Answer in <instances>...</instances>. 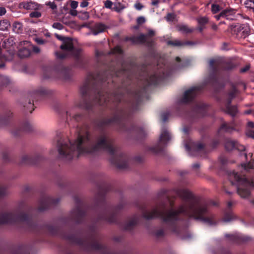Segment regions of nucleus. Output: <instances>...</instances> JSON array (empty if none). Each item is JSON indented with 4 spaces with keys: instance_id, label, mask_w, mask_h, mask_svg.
<instances>
[{
    "instance_id": "1",
    "label": "nucleus",
    "mask_w": 254,
    "mask_h": 254,
    "mask_svg": "<svg viewBox=\"0 0 254 254\" xmlns=\"http://www.w3.org/2000/svg\"><path fill=\"white\" fill-rule=\"evenodd\" d=\"M102 67L96 73H89L80 89L81 100L76 106L87 111H93L95 106L111 111L112 117L95 121L93 124L98 133H92L87 124L73 125L76 127L77 137L74 142L64 139L57 135L58 151L60 158L70 160L80 155H95L106 151L111 155V163L120 169L128 167V157L125 153L116 155L115 139L106 132L105 127L115 126L120 132L128 134V137L139 140L145 137L144 129L136 126L131 116L139 109L144 99H148L147 91L150 85H157L162 81L165 73L149 75V67L145 63L136 65L134 72L126 68L123 64L118 68L115 62H107V57L98 59Z\"/></svg>"
},
{
    "instance_id": "2",
    "label": "nucleus",
    "mask_w": 254,
    "mask_h": 254,
    "mask_svg": "<svg viewBox=\"0 0 254 254\" xmlns=\"http://www.w3.org/2000/svg\"><path fill=\"white\" fill-rule=\"evenodd\" d=\"M177 194L187 203L181 205L177 209H174V200L169 197L166 190H163L159 194V197L160 198H165L171 208L166 209L167 204L163 202L162 209L156 208L148 211L146 210V205L143 204L139 206L142 217L146 220L159 218L166 230L177 235L181 234L182 226L186 223L185 218L199 220L209 225L216 224L214 216L209 211L208 204L205 202L202 201L199 197L195 196L188 189H179Z\"/></svg>"
},
{
    "instance_id": "3",
    "label": "nucleus",
    "mask_w": 254,
    "mask_h": 254,
    "mask_svg": "<svg viewBox=\"0 0 254 254\" xmlns=\"http://www.w3.org/2000/svg\"><path fill=\"white\" fill-rule=\"evenodd\" d=\"M27 213L21 212L18 214L13 212H0V225L14 224L24 223L27 229L36 234H47L68 241L72 244L81 247L86 252L93 251L105 252V245L98 242V234L94 225L89 227V232L84 237L79 234L64 232L61 228L51 224H39L31 215L32 207L26 206Z\"/></svg>"
},
{
    "instance_id": "4",
    "label": "nucleus",
    "mask_w": 254,
    "mask_h": 254,
    "mask_svg": "<svg viewBox=\"0 0 254 254\" xmlns=\"http://www.w3.org/2000/svg\"><path fill=\"white\" fill-rule=\"evenodd\" d=\"M98 191L95 197V205L92 208L95 215L94 220L96 222L103 221L109 223H115L119 225L125 231L133 230L139 222L137 215H133L128 217L125 222L120 223L117 217L125 207V202L122 201L115 207L106 201V194L112 189L111 185L107 182L102 181L98 185Z\"/></svg>"
},
{
    "instance_id": "5",
    "label": "nucleus",
    "mask_w": 254,
    "mask_h": 254,
    "mask_svg": "<svg viewBox=\"0 0 254 254\" xmlns=\"http://www.w3.org/2000/svg\"><path fill=\"white\" fill-rule=\"evenodd\" d=\"M204 84L193 86L186 91L183 97L179 104V108L182 110L179 111L180 114L184 116L190 121H194L197 118L205 116L207 113V106L202 103H195L192 105L187 104L192 102L196 96L204 89Z\"/></svg>"
},
{
    "instance_id": "6",
    "label": "nucleus",
    "mask_w": 254,
    "mask_h": 254,
    "mask_svg": "<svg viewBox=\"0 0 254 254\" xmlns=\"http://www.w3.org/2000/svg\"><path fill=\"white\" fill-rule=\"evenodd\" d=\"M211 72L209 75V82L216 93L219 92L225 87L223 78L220 75L221 70H229L233 69L235 65L231 62L222 59H211L209 62Z\"/></svg>"
},
{
    "instance_id": "7",
    "label": "nucleus",
    "mask_w": 254,
    "mask_h": 254,
    "mask_svg": "<svg viewBox=\"0 0 254 254\" xmlns=\"http://www.w3.org/2000/svg\"><path fill=\"white\" fill-rule=\"evenodd\" d=\"M56 37L58 39L63 41L62 44L60 46L61 49L74 57V66L79 68H86L89 61V58L81 55V50L74 48L72 40L58 34H56Z\"/></svg>"
},
{
    "instance_id": "8",
    "label": "nucleus",
    "mask_w": 254,
    "mask_h": 254,
    "mask_svg": "<svg viewBox=\"0 0 254 254\" xmlns=\"http://www.w3.org/2000/svg\"><path fill=\"white\" fill-rule=\"evenodd\" d=\"M228 176L231 184L237 186V193L241 197L247 198L250 195V189L253 183L249 180L245 175L232 171L228 173Z\"/></svg>"
},
{
    "instance_id": "9",
    "label": "nucleus",
    "mask_w": 254,
    "mask_h": 254,
    "mask_svg": "<svg viewBox=\"0 0 254 254\" xmlns=\"http://www.w3.org/2000/svg\"><path fill=\"white\" fill-rule=\"evenodd\" d=\"M75 207L71 210L69 216L62 219V223L66 226L71 223L79 224L83 222L87 216L89 209L83 200L78 196L74 197Z\"/></svg>"
},
{
    "instance_id": "10",
    "label": "nucleus",
    "mask_w": 254,
    "mask_h": 254,
    "mask_svg": "<svg viewBox=\"0 0 254 254\" xmlns=\"http://www.w3.org/2000/svg\"><path fill=\"white\" fill-rule=\"evenodd\" d=\"M50 93L49 91L45 88L40 87L36 90L30 92L28 99L23 103V107L26 111L31 113L35 109V103L46 97Z\"/></svg>"
},
{
    "instance_id": "11",
    "label": "nucleus",
    "mask_w": 254,
    "mask_h": 254,
    "mask_svg": "<svg viewBox=\"0 0 254 254\" xmlns=\"http://www.w3.org/2000/svg\"><path fill=\"white\" fill-rule=\"evenodd\" d=\"M238 93L239 90L236 86L235 84H232L231 85V88L227 93L228 97L225 103V107L222 108V110L225 113L230 115L233 118L235 117L237 115L238 110L237 106L235 105H232L231 103L233 99L236 97Z\"/></svg>"
},
{
    "instance_id": "12",
    "label": "nucleus",
    "mask_w": 254,
    "mask_h": 254,
    "mask_svg": "<svg viewBox=\"0 0 254 254\" xmlns=\"http://www.w3.org/2000/svg\"><path fill=\"white\" fill-rule=\"evenodd\" d=\"M171 138V135L170 133L166 127H163L161 129L158 142L154 146L149 147L148 150L155 154L162 152L168 141H169Z\"/></svg>"
},
{
    "instance_id": "13",
    "label": "nucleus",
    "mask_w": 254,
    "mask_h": 254,
    "mask_svg": "<svg viewBox=\"0 0 254 254\" xmlns=\"http://www.w3.org/2000/svg\"><path fill=\"white\" fill-rule=\"evenodd\" d=\"M59 198H54L47 194H42L38 201L37 209L39 211H43L56 206L60 202Z\"/></svg>"
},
{
    "instance_id": "14",
    "label": "nucleus",
    "mask_w": 254,
    "mask_h": 254,
    "mask_svg": "<svg viewBox=\"0 0 254 254\" xmlns=\"http://www.w3.org/2000/svg\"><path fill=\"white\" fill-rule=\"evenodd\" d=\"M44 158L39 153L34 155H24L19 162L20 165H36L44 160Z\"/></svg>"
},
{
    "instance_id": "15",
    "label": "nucleus",
    "mask_w": 254,
    "mask_h": 254,
    "mask_svg": "<svg viewBox=\"0 0 254 254\" xmlns=\"http://www.w3.org/2000/svg\"><path fill=\"white\" fill-rule=\"evenodd\" d=\"M33 130L32 125L28 121H24L20 126H13L11 133L14 136H19L23 132H29Z\"/></svg>"
},
{
    "instance_id": "16",
    "label": "nucleus",
    "mask_w": 254,
    "mask_h": 254,
    "mask_svg": "<svg viewBox=\"0 0 254 254\" xmlns=\"http://www.w3.org/2000/svg\"><path fill=\"white\" fill-rule=\"evenodd\" d=\"M186 148L192 156H201V153H203L204 154L205 152L204 144L199 142L193 143L191 147H190L189 144H186Z\"/></svg>"
},
{
    "instance_id": "17",
    "label": "nucleus",
    "mask_w": 254,
    "mask_h": 254,
    "mask_svg": "<svg viewBox=\"0 0 254 254\" xmlns=\"http://www.w3.org/2000/svg\"><path fill=\"white\" fill-rule=\"evenodd\" d=\"M225 237L227 240L232 244H241L249 241L251 238L248 236L243 235L239 233H235L233 234H226Z\"/></svg>"
},
{
    "instance_id": "18",
    "label": "nucleus",
    "mask_w": 254,
    "mask_h": 254,
    "mask_svg": "<svg viewBox=\"0 0 254 254\" xmlns=\"http://www.w3.org/2000/svg\"><path fill=\"white\" fill-rule=\"evenodd\" d=\"M126 40L133 44H146L149 46H152L153 43L151 39H147V36L144 34H140L137 36L127 37Z\"/></svg>"
},
{
    "instance_id": "19",
    "label": "nucleus",
    "mask_w": 254,
    "mask_h": 254,
    "mask_svg": "<svg viewBox=\"0 0 254 254\" xmlns=\"http://www.w3.org/2000/svg\"><path fill=\"white\" fill-rule=\"evenodd\" d=\"M225 147L227 151L236 149L240 151H243L245 150V147L244 145L240 144L237 141L230 138L225 139Z\"/></svg>"
},
{
    "instance_id": "20",
    "label": "nucleus",
    "mask_w": 254,
    "mask_h": 254,
    "mask_svg": "<svg viewBox=\"0 0 254 254\" xmlns=\"http://www.w3.org/2000/svg\"><path fill=\"white\" fill-rule=\"evenodd\" d=\"M30 247L27 245L13 246L9 249L10 254H30ZM0 254L1 253L0 252Z\"/></svg>"
},
{
    "instance_id": "21",
    "label": "nucleus",
    "mask_w": 254,
    "mask_h": 254,
    "mask_svg": "<svg viewBox=\"0 0 254 254\" xmlns=\"http://www.w3.org/2000/svg\"><path fill=\"white\" fill-rule=\"evenodd\" d=\"M230 30L232 34H235L237 36H239L240 34V37H243L245 38L248 35L246 29H244L243 26L239 24L231 25L230 27Z\"/></svg>"
},
{
    "instance_id": "22",
    "label": "nucleus",
    "mask_w": 254,
    "mask_h": 254,
    "mask_svg": "<svg viewBox=\"0 0 254 254\" xmlns=\"http://www.w3.org/2000/svg\"><path fill=\"white\" fill-rule=\"evenodd\" d=\"M236 13V10L232 8H226L222 10L219 14L215 15L214 17L218 20L221 18H226L227 19H233Z\"/></svg>"
},
{
    "instance_id": "23",
    "label": "nucleus",
    "mask_w": 254,
    "mask_h": 254,
    "mask_svg": "<svg viewBox=\"0 0 254 254\" xmlns=\"http://www.w3.org/2000/svg\"><path fill=\"white\" fill-rule=\"evenodd\" d=\"M66 114L67 117L66 121L69 126L72 125V122L77 123L82 122L85 119V116L80 114H77L73 115H72L70 112L67 111L66 112Z\"/></svg>"
},
{
    "instance_id": "24",
    "label": "nucleus",
    "mask_w": 254,
    "mask_h": 254,
    "mask_svg": "<svg viewBox=\"0 0 254 254\" xmlns=\"http://www.w3.org/2000/svg\"><path fill=\"white\" fill-rule=\"evenodd\" d=\"M232 205V202L231 201H229L227 203V207L224 211L223 220L225 222H230L235 218V216L231 209Z\"/></svg>"
},
{
    "instance_id": "25",
    "label": "nucleus",
    "mask_w": 254,
    "mask_h": 254,
    "mask_svg": "<svg viewBox=\"0 0 254 254\" xmlns=\"http://www.w3.org/2000/svg\"><path fill=\"white\" fill-rule=\"evenodd\" d=\"M107 28V26L101 22L96 23L90 27L91 33L94 35L104 32Z\"/></svg>"
},
{
    "instance_id": "26",
    "label": "nucleus",
    "mask_w": 254,
    "mask_h": 254,
    "mask_svg": "<svg viewBox=\"0 0 254 254\" xmlns=\"http://www.w3.org/2000/svg\"><path fill=\"white\" fill-rule=\"evenodd\" d=\"M167 45L174 47H180L185 46H192L195 44L194 42L190 41H186L183 42L180 40H175L174 41L169 40L167 42Z\"/></svg>"
},
{
    "instance_id": "27",
    "label": "nucleus",
    "mask_w": 254,
    "mask_h": 254,
    "mask_svg": "<svg viewBox=\"0 0 254 254\" xmlns=\"http://www.w3.org/2000/svg\"><path fill=\"white\" fill-rule=\"evenodd\" d=\"M12 114L10 111L5 110L3 114L0 116V126L7 125L10 122Z\"/></svg>"
},
{
    "instance_id": "28",
    "label": "nucleus",
    "mask_w": 254,
    "mask_h": 254,
    "mask_svg": "<svg viewBox=\"0 0 254 254\" xmlns=\"http://www.w3.org/2000/svg\"><path fill=\"white\" fill-rule=\"evenodd\" d=\"M20 6L27 10H36L39 8L38 3L32 1L22 2L20 3Z\"/></svg>"
},
{
    "instance_id": "29",
    "label": "nucleus",
    "mask_w": 254,
    "mask_h": 254,
    "mask_svg": "<svg viewBox=\"0 0 254 254\" xmlns=\"http://www.w3.org/2000/svg\"><path fill=\"white\" fill-rule=\"evenodd\" d=\"M235 129L233 125H230L227 123H223L219 127L218 133L220 134L221 132H231Z\"/></svg>"
},
{
    "instance_id": "30",
    "label": "nucleus",
    "mask_w": 254,
    "mask_h": 254,
    "mask_svg": "<svg viewBox=\"0 0 254 254\" xmlns=\"http://www.w3.org/2000/svg\"><path fill=\"white\" fill-rule=\"evenodd\" d=\"M177 28L179 31L186 34L191 33L195 30L194 28L189 27L188 25L185 24H179L177 26Z\"/></svg>"
},
{
    "instance_id": "31",
    "label": "nucleus",
    "mask_w": 254,
    "mask_h": 254,
    "mask_svg": "<svg viewBox=\"0 0 254 254\" xmlns=\"http://www.w3.org/2000/svg\"><path fill=\"white\" fill-rule=\"evenodd\" d=\"M31 54V51L27 48H22L18 50V56L20 58H25L28 57Z\"/></svg>"
},
{
    "instance_id": "32",
    "label": "nucleus",
    "mask_w": 254,
    "mask_h": 254,
    "mask_svg": "<svg viewBox=\"0 0 254 254\" xmlns=\"http://www.w3.org/2000/svg\"><path fill=\"white\" fill-rule=\"evenodd\" d=\"M10 27V22L8 19H4L0 20V30L8 31Z\"/></svg>"
},
{
    "instance_id": "33",
    "label": "nucleus",
    "mask_w": 254,
    "mask_h": 254,
    "mask_svg": "<svg viewBox=\"0 0 254 254\" xmlns=\"http://www.w3.org/2000/svg\"><path fill=\"white\" fill-rule=\"evenodd\" d=\"M220 1V0H216L215 3H212L211 5V11L213 14H217L218 13H220L222 10H223V7L219 5V4L216 3V2Z\"/></svg>"
},
{
    "instance_id": "34",
    "label": "nucleus",
    "mask_w": 254,
    "mask_h": 254,
    "mask_svg": "<svg viewBox=\"0 0 254 254\" xmlns=\"http://www.w3.org/2000/svg\"><path fill=\"white\" fill-rule=\"evenodd\" d=\"M10 80L6 76H1L0 79V84L1 87H7L10 84Z\"/></svg>"
},
{
    "instance_id": "35",
    "label": "nucleus",
    "mask_w": 254,
    "mask_h": 254,
    "mask_svg": "<svg viewBox=\"0 0 254 254\" xmlns=\"http://www.w3.org/2000/svg\"><path fill=\"white\" fill-rule=\"evenodd\" d=\"M125 8L126 6L124 4L121 2H117L114 4V6L113 7L112 10L117 12H120Z\"/></svg>"
},
{
    "instance_id": "36",
    "label": "nucleus",
    "mask_w": 254,
    "mask_h": 254,
    "mask_svg": "<svg viewBox=\"0 0 254 254\" xmlns=\"http://www.w3.org/2000/svg\"><path fill=\"white\" fill-rule=\"evenodd\" d=\"M154 235L157 238H160L165 236V231L162 229L156 230L154 232Z\"/></svg>"
},
{
    "instance_id": "37",
    "label": "nucleus",
    "mask_w": 254,
    "mask_h": 254,
    "mask_svg": "<svg viewBox=\"0 0 254 254\" xmlns=\"http://www.w3.org/2000/svg\"><path fill=\"white\" fill-rule=\"evenodd\" d=\"M13 30L16 32L19 33L22 30L21 24L19 22H15L13 24Z\"/></svg>"
},
{
    "instance_id": "38",
    "label": "nucleus",
    "mask_w": 254,
    "mask_h": 254,
    "mask_svg": "<svg viewBox=\"0 0 254 254\" xmlns=\"http://www.w3.org/2000/svg\"><path fill=\"white\" fill-rule=\"evenodd\" d=\"M197 22L199 25L205 26V25L208 23V18L205 17H202L198 18Z\"/></svg>"
},
{
    "instance_id": "39",
    "label": "nucleus",
    "mask_w": 254,
    "mask_h": 254,
    "mask_svg": "<svg viewBox=\"0 0 254 254\" xmlns=\"http://www.w3.org/2000/svg\"><path fill=\"white\" fill-rule=\"evenodd\" d=\"M78 17L82 19L86 20L89 18V14L87 11L78 13Z\"/></svg>"
},
{
    "instance_id": "40",
    "label": "nucleus",
    "mask_w": 254,
    "mask_h": 254,
    "mask_svg": "<svg viewBox=\"0 0 254 254\" xmlns=\"http://www.w3.org/2000/svg\"><path fill=\"white\" fill-rule=\"evenodd\" d=\"M200 166V164L198 163H194L192 165V169L195 171L196 175L198 176H200V171L199 170Z\"/></svg>"
},
{
    "instance_id": "41",
    "label": "nucleus",
    "mask_w": 254,
    "mask_h": 254,
    "mask_svg": "<svg viewBox=\"0 0 254 254\" xmlns=\"http://www.w3.org/2000/svg\"><path fill=\"white\" fill-rule=\"evenodd\" d=\"M170 115V114L169 112H165L162 113L161 114L162 121L163 123L167 122L168 120Z\"/></svg>"
},
{
    "instance_id": "42",
    "label": "nucleus",
    "mask_w": 254,
    "mask_h": 254,
    "mask_svg": "<svg viewBox=\"0 0 254 254\" xmlns=\"http://www.w3.org/2000/svg\"><path fill=\"white\" fill-rule=\"evenodd\" d=\"M123 52H124L122 49L119 46L115 47L114 49L112 50V53L113 54H118L122 55L123 54Z\"/></svg>"
},
{
    "instance_id": "43",
    "label": "nucleus",
    "mask_w": 254,
    "mask_h": 254,
    "mask_svg": "<svg viewBox=\"0 0 254 254\" xmlns=\"http://www.w3.org/2000/svg\"><path fill=\"white\" fill-rule=\"evenodd\" d=\"M175 18V15L174 13H168L167 15L165 17V19L167 21L172 22L174 21Z\"/></svg>"
},
{
    "instance_id": "44",
    "label": "nucleus",
    "mask_w": 254,
    "mask_h": 254,
    "mask_svg": "<svg viewBox=\"0 0 254 254\" xmlns=\"http://www.w3.org/2000/svg\"><path fill=\"white\" fill-rule=\"evenodd\" d=\"M62 73L64 75V78L66 80H68L69 79H70V73H69V71L66 69V68H64L63 70H62Z\"/></svg>"
},
{
    "instance_id": "45",
    "label": "nucleus",
    "mask_w": 254,
    "mask_h": 254,
    "mask_svg": "<svg viewBox=\"0 0 254 254\" xmlns=\"http://www.w3.org/2000/svg\"><path fill=\"white\" fill-rule=\"evenodd\" d=\"M254 166V162L253 161H250L247 164H244L242 165V167L244 168L245 170H247L249 169H252Z\"/></svg>"
},
{
    "instance_id": "46",
    "label": "nucleus",
    "mask_w": 254,
    "mask_h": 254,
    "mask_svg": "<svg viewBox=\"0 0 254 254\" xmlns=\"http://www.w3.org/2000/svg\"><path fill=\"white\" fill-rule=\"evenodd\" d=\"M6 194V188L0 185V199Z\"/></svg>"
},
{
    "instance_id": "47",
    "label": "nucleus",
    "mask_w": 254,
    "mask_h": 254,
    "mask_svg": "<svg viewBox=\"0 0 254 254\" xmlns=\"http://www.w3.org/2000/svg\"><path fill=\"white\" fill-rule=\"evenodd\" d=\"M3 161L6 163L10 161V158L8 156V154L6 151H4L2 153Z\"/></svg>"
},
{
    "instance_id": "48",
    "label": "nucleus",
    "mask_w": 254,
    "mask_h": 254,
    "mask_svg": "<svg viewBox=\"0 0 254 254\" xmlns=\"http://www.w3.org/2000/svg\"><path fill=\"white\" fill-rule=\"evenodd\" d=\"M12 45L13 41L11 39H8L4 41L2 46L4 47L5 48H7L8 47Z\"/></svg>"
},
{
    "instance_id": "49",
    "label": "nucleus",
    "mask_w": 254,
    "mask_h": 254,
    "mask_svg": "<svg viewBox=\"0 0 254 254\" xmlns=\"http://www.w3.org/2000/svg\"><path fill=\"white\" fill-rule=\"evenodd\" d=\"M41 16V12L37 11H32L30 13V17L32 18H39Z\"/></svg>"
},
{
    "instance_id": "50",
    "label": "nucleus",
    "mask_w": 254,
    "mask_h": 254,
    "mask_svg": "<svg viewBox=\"0 0 254 254\" xmlns=\"http://www.w3.org/2000/svg\"><path fill=\"white\" fill-rule=\"evenodd\" d=\"M244 4L247 7H252L254 6V0H246Z\"/></svg>"
},
{
    "instance_id": "51",
    "label": "nucleus",
    "mask_w": 254,
    "mask_h": 254,
    "mask_svg": "<svg viewBox=\"0 0 254 254\" xmlns=\"http://www.w3.org/2000/svg\"><path fill=\"white\" fill-rule=\"evenodd\" d=\"M52 27L54 28H55V29H58V30H62L64 26H63V25L62 24H61V23H59V22H55L52 25Z\"/></svg>"
},
{
    "instance_id": "52",
    "label": "nucleus",
    "mask_w": 254,
    "mask_h": 254,
    "mask_svg": "<svg viewBox=\"0 0 254 254\" xmlns=\"http://www.w3.org/2000/svg\"><path fill=\"white\" fill-rule=\"evenodd\" d=\"M214 254H232L229 250L226 249H220L218 250Z\"/></svg>"
},
{
    "instance_id": "53",
    "label": "nucleus",
    "mask_w": 254,
    "mask_h": 254,
    "mask_svg": "<svg viewBox=\"0 0 254 254\" xmlns=\"http://www.w3.org/2000/svg\"><path fill=\"white\" fill-rule=\"evenodd\" d=\"M113 4V2L110 0H107L105 1V3H104L105 7L106 8L111 9H112V8H113V7H112Z\"/></svg>"
},
{
    "instance_id": "54",
    "label": "nucleus",
    "mask_w": 254,
    "mask_h": 254,
    "mask_svg": "<svg viewBox=\"0 0 254 254\" xmlns=\"http://www.w3.org/2000/svg\"><path fill=\"white\" fill-rule=\"evenodd\" d=\"M56 56L57 58L60 59H64L67 57V54L65 53H63L59 52L56 53Z\"/></svg>"
},
{
    "instance_id": "55",
    "label": "nucleus",
    "mask_w": 254,
    "mask_h": 254,
    "mask_svg": "<svg viewBox=\"0 0 254 254\" xmlns=\"http://www.w3.org/2000/svg\"><path fill=\"white\" fill-rule=\"evenodd\" d=\"M147 36V39H150V38L155 35V32L153 30H149L147 33L145 34Z\"/></svg>"
},
{
    "instance_id": "56",
    "label": "nucleus",
    "mask_w": 254,
    "mask_h": 254,
    "mask_svg": "<svg viewBox=\"0 0 254 254\" xmlns=\"http://www.w3.org/2000/svg\"><path fill=\"white\" fill-rule=\"evenodd\" d=\"M137 23L138 25H141L145 22V19L143 16H139L137 18Z\"/></svg>"
},
{
    "instance_id": "57",
    "label": "nucleus",
    "mask_w": 254,
    "mask_h": 254,
    "mask_svg": "<svg viewBox=\"0 0 254 254\" xmlns=\"http://www.w3.org/2000/svg\"><path fill=\"white\" fill-rule=\"evenodd\" d=\"M219 161L222 165H225L227 162V159L224 156H221L219 157Z\"/></svg>"
},
{
    "instance_id": "58",
    "label": "nucleus",
    "mask_w": 254,
    "mask_h": 254,
    "mask_svg": "<svg viewBox=\"0 0 254 254\" xmlns=\"http://www.w3.org/2000/svg\"><path fill=\"white\" fill-rule=\"evenodd\" d=\"M78 2L75 0H72L71 2L70 3V6L71 7L74 9L78 6Z\"/></svg>"
},
{
    "instance_id": "59",
    "label": "nucleus",
    "mask_w": 254,
    "mask_h": 254,
    "mask_svg": "<svg viewBox=\"0 0 254 254\" xmlns=\"http://www.w3.org/2000/svg\"><path fill=\"white\" fill-rule=\"evenodd\" d=\"M219 143V141L217 139H213L211 142V145L212 147H216Z\"/></svg>"
},
{
    "instance_id": "60",
    "label": "nucleus",
    "mask_w": 254,
    "mask_h": 254,
    "mask_svg": "<svg viewBox=\"0 0 254 254\" xmlns=\"http://www.w3.org/2000/svg\"><path fill=\"white\" fill-rule=\"evenodd\" d=\"M250 68V65H246L245 67L241 68L240 72H242V73L246 72L248 70H249Z\"/></svg>"
},
{
    "instance_id": "61",
    "label": "nucleus",
    "mask_w": 254,
    "mask_h": 254,
    "mask_svg": "<svg viewBox=\"0 0 254 254\" xmlns=\"http://www.w3.org/2000/svg\"><path fill=\"white\" fill-rule=\"evenodd\" d=\"M48 5L50 6V7L53 10H55L57 9V5L54 2H49L48 3Z\"/></svg>"
},
{
    "instance_id": "62",
    "label": "nucleus",
    "mask_w": 254,
    "mask_h": 254,
    "mask_svg": "<svg viewBox=\"0 0 254 254\" xmlns=\"http://www.w3.org/2000/svg\"><path fill=\"white\" fill-rule=\"evenodd\" d=\"M6 12V10L4 7L0 6V16L4 15Z\"/></svg>"
},
{
    "instance_id": "63",
    "label": "nucleus",
    "mask_w": 254,
    "mask_h": 254,
    "mask_svg": "<svg viewBox=\"0 0 254 254\" xmlns=\"http://www.w3.org/2000/svg\"><path fill=\"white\" fill-rule=\"evenodd\" d=\"M134 7L136 9L140 10L143 7V6L141 3L139 2L135 4Z\"/></svg>"
},
{
    "instance_id": "64",
    "label": "nucleus",
    "mask_w": 254,
    "mask_h": 254,
    "mask_svg": "<svg viewBox=\"0 0 254 254\" xmlns=\"http://www.w3.org/2000/svg\"><path fill=\"white\" fill-rule=\"evenodd\" d=\"M88 4H89V2L87 1L83 0V1L80 3V6L81 7H85L87 6L88 5Z\"/></svg>"
}]
</instances>
